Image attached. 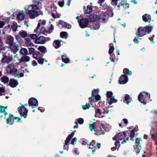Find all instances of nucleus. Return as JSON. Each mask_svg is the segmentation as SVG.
<instances>
[{"label":"nucleus","mask_w":157,"mask_h":157,"mask_svg":"<svg viewBox=\"0 0 157 157\" xmlns=\"http://www.w3.org/2000/svg\"><path fill=\"white\" fill-rule=\"evenodd\" d=\"M100 25L99 23H97L94 25V27H91V29L93 30L98 29L99 28Z\"/></svg>","instance_id":"44"},{"label":"nucleus","mask_w":157,"mask_h":157,"mask_svg":"<svg viewBox=\"0 0 157 157\" xmlns=\"http://www.w3.org/2000/svg\"><path fill=\"white\" fill-rule=\"evenodd\" d=\"M50 40L49 37H45L43 36H40L35 40V43L36 44H44Z\"/></svg>","instance_id":"7"},{"label":"nucleus","mask_w":157,"mask_h":157,"mask_svg":"<svg viewBox=\"0 0 157 157\" xmlns=\"http://www.w3.org/2000/svg\"><path fill=\"white\" fill-rule=\"evenodd\" d=\"M60 36L62 38L67 39L68 37V34L66 32H62L60 33Z\"/></svg>","instance_id":"35"},{"label":"nucleus","mask_w":157,"mask_h":157,"mask_svg":"<svg viewBox=\"0 0 157 157\" xmlns=\"http://www.w3.org/2000/svg\"><path fill=\"white\" fill-rule=\"evenodd\" d=\"M37 61L39 63L42 64L44 63V59L40 58L38 59Z\"/></svg>","instance_id":"58"},{"label":"nucleus","mask_w":157,"mask_h":157,"mask_svg":"<svg viewBox=\"0 0 157 157\" xmlns=\"http://www.w3.org/2000/svg\"><path fill=\"white\" fill-rule=\"evenodd\" d=\"M30 58L29 56L27 55H24L22 56L19 60L18 64L21 65V63H25L30 61Z\"/></svg>","instance_id":"14"},{"label":"nucleus","mask_w":157,"mask_h":157,"mask_svg":"<svg viewBox=\"0 0 157 157\" xmlns=\"http://www.w3.org/2000/svg\"><path fill=\"white\" fill-rule=\"evenodd\" d=\"M77 122V123H78L79 124H81L84 123V120L82 118H79L78 119L76 120V121Z\"/></svg>","instance_id":"49"},{"label":"nucleus","mask_w":157,"mask_h":157,"mask_svg":"<svg viewBox=\"0 0 157 157\" xmlns=\"http://www.w3.org/2000/svg\"><path fill=\"white\" fill-rule=\"evenodd\" d=\"M136 35L139 36H142L147 34L144 28L140 27L138 28L137 32L136 33Z\"/></svg>","instance_id":"13"},{"label":"nucleus","mask_w":157,"mask_h":157,"mask_svg":"<svg viewBox=\"0 0 157 157\" xmlns=\"http://www.w3.org/2000/svg\"><path fill=\"white\" fill-rule=\"evenodd\" d=\"M14 38L11 36L10 35L7 36L6 43L10 45L13 44Z\"/></svg>","instance_id":"25"},{"label":"nucleus","mask_w":157,"mask_h":157,"mask_svg":"<svg viewBox=\"0 0 157 157\" xmlns=\"http://www.w3.org/2000/svg\"><path fill=\"white\" fill-rule=\"evenodd\" d=\"M62 60L64 63H67L69 62L70 60L68 58L66 57V55H63L62 56Z\"/></svg>","instance_id":"38"},{"label":"nucleus","mask_w":157,"mask_h":157,"mask_svg":"<svg viewBox=\"0 0 157 157\" xmlns=\"http://www.w3.org/2000/svg\"><path fill=\"white\" fill-rule=\"evenodd\" d=\"M126 137L125 133L124 132H121L119 133L116 136L113 138V140H117V141L115 143L116 147L120 146V143L123 144L126 142V140L125 139Z\"/></svg>","instance_id":"3"},{"label":"nucleus","mask_w":157,"mask_h":157,"mask_svg":"<svg viewBox=\"0 0 157 157\" xmlns=\"http://www.w3.org/2000/svg\"><path fill=\"white\" fill-rule=\"evenodd\" d=\"M98 90H95L92 91V95L93 96L98 95Z\"/></svg>","instance_id":"61"},{"label":"nucleus","mask_w":157,"mask_h":157,"mask_svg":"<svg viewBox=\"0 0 157 157\" xmlns=\"http://www.w3.org/2000/svg\"><path fill=\"white\" fill-rule=\"evenodd\" d=\"M79 17L78 16L76 17V19L78 20V22L79 23L80 27L82 28H84L86 27L89 23L88 19L82 18L79 21Z\"/></svg>","instance_id":"6"},{"label":"nucleus","mask_w":157,"mask_h":157,"mask_svg":"<svg viewBox=\"0 0 157 157\" xmlns=\"http://www.w3.org/2000/svg\"><path fill=\"white\" fill-rule=\"evenodd\" d=\"M19 35L21 37L24 38L27 36L28 33L26 31L21 30L19 33Z\"/></svg>","instance_id":"30"},{"label":"nucleus","mask_w":157,"mask_h":157,"mask_svg":"<svg viewBox=\"0 0 157 157\" xmlns=\"http://www.w3.org/2000/svg\"><path fill=\"white\" fill-rule=\"evenodd\" d=\"M136 36L134 38L133 40V41L134 43L138 44L139 43V41H138V39H139V37L140 36Z\"/></svg>","instance_id":"56"},{"label":"nucleus","mask_w":157,"mask_h":157,"mask_svg":"<svg viewBox=\"0 0 157 157\" xmlns=\"http://www.w3.org/2000/svg\"><path fill=\"white\" fill-rule=\"evenodd\" d=\"M64 2L63 0L61 1H59L58 2V5L61 7H63L64 5Z\"/></svg>","instance_id":"64"},{"label":"nucleus","mask_w":157,"mask_h":157,"mask_svg":"<svg viewBox=\"0 0 157 157\" xmlns=\"http://www.w3.org/2000/svg\"><path fill=\"white\" fill-rule=\"evenodd\" d=\"M141 141V138H137L135 141V144L136 146L139 149L140 147V144L141 143L140 142Z\"/></svg>","instance_id":"33"},{"label":"nucleus","mask_w":157,"mask_h":157,"mask_svg":"<svg viewBox=\"0 0 157 157\" xmlns=\"http://www.w3.org/2000/svg\"><path fill=\"white\" fill-rule=\"evenodd\" d=\"M9 85L12 87H16L18 84V81L14 79H11L9 82Z\"/></svg>","instance_id":"19"},{"label":"nucleus","mask_w":157,"mask_h":157,"mask_svg":"<svg viewBox=\"0 0 157 157\" xmlns=\"http://www.w3.org/2000/svg\"><path fill=\"white\" fill-rule=\"evenodd\" d=\"M47 31L46 30L45 28L43 27L41 28V29L40 30V34H42L45 35L46 33H47Z\"/></svg>","instance_id":"43"},{"label":"nucleus","mask_w":157,"mask_h":157,"mask_svg":"<svg viewBox=\"0 0 157 157\" xmlns=\"http://www.w3.org/2000/svg\"><path fill=\"white\" fill-rule=\"evenodd\" d=\"M104 2V0H98L97 2V3L100 4V6H101V7L102 9H104V8L102 6V3L103 2Z\"/></svg>","instance_id":"60"},{"label":"nucleus","mask_w":157,"mask_h":157,"mask_svg":"<svg viewBox=\"0 0 157 157\" xmlns=\"http://www.w3.org/2000/svg\"><path fill=\"white\" fill-rule=\"evenodd\" d=\"M17 18L19 20H23L25 18V13L23 11L17 12Z\"/></svg>","instance_id":"17"},{"label":"nucleus","mask_w":157,"mask_h":157,"mask_svg":"<svg viewBox=\"0 0 157 157\" xmlns=\"http://www.w3.org/2000/svg\"><path fill=\"white\" fill-rule=\"evenodd\" d=\"M5 109H6V108H5L4 107H1L0 109V112L2 113H3L5 116H6V115L7 114V113L5 111Z\"/></svg>","instance_id":"50"},{"label":"nucleus","mask_w":157,"mask_h":157,"mask_svg":"<svg viewBox=\"0 0 157 157\" xmlns=\"http://www.w3.org/2000/svg\"><path fill=\"white\" fill-rule=\"evenodd\" d=\"M1 81L4 84L8 83L9 81L8 77L6 76H2L1 78Z\"/></svg>","instance_id":"31"},{"label":"nucleus","mask_w":157,"mask_h":157,"mask_svg":"<svg viewBox=\"0 0 157 157\" xmlns=\"http://www.w3.org/2000/svg\"><path fill=\"white\" fill-rule=\"evenodd\" d=\"M62 42L61 40H55L53 44V46L56 48H59L61 45V42Z\"/></svg>","instance_id":"26"},{"label":"nucleus","mask_w":157,"mask_h":157,"mask_svg":"<svg viewBox=\"0 0 157 157\" xmlns=\"http://www.w3.org/2000/svg\"><path fill=\"white\" fill-rule=\"evenodd\" d=\"M109 53L110 55V59L112 61L114 62L115 57L113 54H112V53L114 50V48L113 44H110L109 45Z\"/></svg>","instance_id":"10"},{"label":"nucleus","mask_w":157,"mask_h":157,"mask_svg":"<svg viewBox=\"0 0 157 157\" xmlns=\"http://www.w3.org/2000/svg\"><path fill=\"white\" fill-rule=\"evenodd\" d=\"M52 16L53 18H58L60 17L61 14H60L56 13H52Z\"/></svg>","instance_id":"48"},{"label":"nucleus","mask_w":157,"mask_h":157,"mask_svg":"<svg viewBox=\"0 0 157 157\" xmlns=\"http://www.w3.org/2000/svg\"><path fill=\"white\" fill-rule=\"evenodd\" d=\"M41 8V4L40 2H37L36 4L27 6L25 7V12L27 13L28 10H38Z\"/></svg>","instance_id":"5"},{"label":"nucleus","mask_w":157,"mask_h":157,"mask_svg":"<svg viewBox=\"0 0 157 157\" xmlns=\"http://www.w3.org/2000/svg\"><path fill=\"white\" fill-rule=\"evenodd\" d=\"M92 11V9L90 6L88 5L87 7V9L85 11V13L86 14H89Z\"/></svg>","instance_id":"40"},{"label":"nucleus","mask_w":157,"mask_h":157,"mask_svg":"<svg viewBox=\"0 0 157 157\" xmlns=\"http://www.w3.org/2000/svg\"><path fill=\"white\" fill-rule=\"evenodd\" d=\"M109 100L108 103L110 105H111L113 103H116L117 101V100L114 98V96L110 98Z\"/></svg>","instance_id":"37"},{"label":"nucleus","mask_w":157,"mask_h":157,"mask_svg":"<svg viewBox=\"0 0 157 157\" xmlns=\"http://www.w3.org/2000/svg\"><path fill=\"white\" fill-rule=\"evenodd\" d=\"M110 13H111V15H109L108 13L105 12L102 14L100 15L99 19L100 20H101L102 22L103 23L105 22L109 17H112L113 15V12L110 11ZM89 18L91 22L96 21L99 19L98 16L94 14L90 15Z\"/></svg>","instance_id":"2"},{"label":"nucleus","mask_w":157,"mask_h":157,"mask_svg":"<svg viewBox=\"0 0 157 157\" xmlns=\"http://www.w3.org/2000/svg\"><path fill=\"white\" fill-rule=\"evenodd\" d=\"M124 102H125L126 103L128 104L130 102V98L129 96L127 94H126L124 96Z\"/></svg>","instance_id":"36"},{"label":"nucleus","mask_w":157,"mask_h":157,"mask_svg":"<svg viewBox=\"0 0 157 157\" xmlns=\"http://www.w3.org/2000/svg\"><path fill=\"white\" fill-rule=\"evenodd\" d=\"M10 49L11 51L13 52L14 54H15L18 51V45H14L13 44L10 45Z\"/></svg>","instance_id":"18"},{"label":"nucleus","mask_w":157,"mask_h":157,"mask_svg":"<svg viewBox=\"0 0 157 157\" xmlns=\"http://www.w3.org/2000/svg\"><path fill=\"white\" fill-rule=\"evenodd\" d=\"M11 28L13 31L16 32L17 31V23L16 22H14L11 25Z\"/></svg>","instance_id":"42"},{"label":"nucleus","mask_w":157,"mask_h":157,"mask_svg":"<svg viewBox=\"0 0 157 157\" xmlns=\"http://www.w3.org/2000/svg\"><path fill=\"white\" fill-rule=\"evenodd\" d=\"M119 1V0H112L111 3L112 5H117L118 4L117 2Z\"/></svg>","instance_id":"59"},{"label":"nucleus","mask_w":157,"mask_h":157,"mask_svg":"<svg viewBox=\"0 0 157 157\" xmlns=\"http://www.w3.org/2000/svg\"><path fill=\"white\" fill-rule=\"evenodd\" d=\"M12 57L6 56L1 59V61L2 63H9L12 61Z\"/></svg>","instance_id":"20"},{"label":"nucleus","mask_w":157,"mask_h":157,"mask_svg":"<svg viewBox=\"0 0 157 157\" xmlns=\"http://www.w3.org/2000/svg\"><path fill=\"white\" fill-rule=\"evenodd\" d=\"M5 91V89L2 87H0V95L1 96L4 94Z\"/></svg>","instance_id":"54"},{"label":"nucleus","mask_w":157,"mask_h":157,"mask_svg":"<svg viewBox=\"0 0 157 157\" xmlns=\"http://www.w3.org/2000/svg\"><path fill=\"white\" fill-rule=\"evenodd\" d=\"M106 95L107 97V100H109L110 98L113 97V93L112 91H107Z\"/></svg>","instance_id":"41"},{"label":"nucleus","mask_w":157,"mask_h":157,"mask_svg":"<svg viewBox=\"0 0 157 157\" xmlns=\"http://www.w3.org/2000/svg\"><path fill=\"white\" fill-rule=\"evenodd\" d=\"M100 131H101L102 133L101 134H104L105 133L104 131L105 132H109L110 129V127L107 124L104 125L101 124L100 127Z\"/></svg>","instance_id":"15"},{"label":"nucleus","mask_w":157,"mask_h":157,"mask_svg":"<svg viewBox=\"0 0 157 157\" xmlns=\"http://www.w3.org/2000/svg\"><path fill=\"white\" fill-rule=\"evenodd\" d=\"M9 117L6 120V123L7 124H12L14 122V120L15 119L13 115H9Z\"/></svg>","instance_id":"23"},{"label":"nucleus","mask_w":157,"mask_h":157,"mask_svg":"<svg viewBox=\"0 0 157 157\" xmlns=\"http://www.w3.org/2000/svg\"><path fill=\"white\" fill-rule=\"evenodd\" d=\"M150 98V94L148 93L144 92L140 93L138 95V99L139 101L144 105L149 102Z\"/></svg>","instance_id":"4"},{"label":"nucleus","mask_w":157,"mask_h":157,"mask_svg":"<svg viewBox=\"0 0 157 157\" xmlns=\"http://www.w3.org/2000/svg\"><path fill=\"white\" fill-rule=\"evenodd\" d=\"M59 23L63 27L66 28L68 29H70L71 27V25L63 21H59Z\"/></svg>","instance_id":"22"},{"label":"nucleus","mask_w":157,"mask_h":157,"mask_svg":"<svg viewBox=\"0 0 157 157\" xmlns=\"http://www.w3.org/2000/svg\"><path fill=\"white\" fill-rule=\"evenodd\" d=\"M6 71L9 74L14 75L18 78L22 77L24 75V73L25 71L29 72L26 69L23 70V73H19L18 69L15 67L14 64L13 63L9 64L6 67Z\"/></svg>","instance_id":"1"},{"label":"nucleus","mask_w":157,"mask_h":157,"mask_svg":"<svg viewBox=\"0 0 157 157\" xmlns=\"http://www.w3.org/2000/svg\"><path fill=\"white\" fill-rule=\"evenodd\" d=\"M123 73L125 74L128 75H131L132 74V72L131 71L126 68H125L123 70Z\"/></svg>","instance_id":"47"},{"label":"nucleus","mask_w":157,"mask_h":157,"mask_svg":"<svg viewBox=\"0 0 157 157\" xmlns=\"http://www.w3.org/2000/svg\"><path fill=\"white\" fill-rule=\"evenodd\" d=\"M76 141H77V139L75 137V138H73L72 140L71 141V144H72L74 145L75 144Z\"/></svg>","instance_id":"63"},{"label":"nucleus","mask_w":157,"mask_h":157,"mask_svg":"<svg viewBox=\"0 0 157 157\" xmlns=\"http://www.w3.org/2000/svg\"><path fill=\"white\" fill-rule=\"evenodd\" d=\"M123 6V7L125 8H128L129 7V5L128 3H126V0H124L123 2L121 1V2L119 3V4L117 5V6L119 8L120 6Z\"/></svg>","instance_id":"24"},{"label":"nucleus","mask_w":157,"mask_h":157,"mask_svg":"<svg viewBox=\"0 0 157 157\" xmlns=\"http://www.w3.org/2000/svg\"><path fill=\"white\" fill-rule=\"evenodd\" d=\"M94 140H92L89 146L90 147L89 148L91 149H93L92 150V151L93 152V153L94 154V152L95 151V149H96V146H94L93 143H94Z\"/></svg>","instance_id":"39"},{"label":"nucleus","mask_w":157,"mask_h":157,"mask_svg":"<svg viewBox=\"0 0 157 157\" xmlns=\"http://www.w3.org/2000/svg\"><path fill=\"white\" fill-rule=\"evenodd\" d=\"M29 36L32 39H37L38 36L36 34H31Z\"/></svg>","instance_id":"55"},{"label":"nucleus","mask_w":157,"mask_h":157,"mask_svg":"<svg viewBox=\"0 0 157 157\" xmlns=\"http://www.w3.org/2000/svg\"><path fill=\"white\" fill-rule=\"evenodd\" d=\"M18 112L20 114L26 118L27 116L28 110L24 106L20 107L18 108Z\"/></svg>","instance_id":"8"},{"label":"nucleus","mask_w":157,"mask_h":157,"mask_svg":"<svg viewBox=\"0 0 157 157\" xmlns=\"http://www.w3.org/2000/svg\"><path fill=\"white\" fill-rule=\"evenodd\" d=\"M143 21L145 22H150L151 20V17L150 15L145 14L142 16Z\"/></svg>","instance_id":"21"},{"label":"nucleus","mask_w":157,"mask_h":157,"mask_svg":"<svg viewBox=\"0 0 157 157\" xmlns=\"http://www.w3.org/2000/svg\"><path fill=\"white\" fill-rule=\"evenodd\" d=\"M94 96H92L91 97L89 98V102L90 104L92 105L93 106H94V104H95L94 102Z\"/></svg>","instance_id":"45"},{"label":"nucleus","mask_w":157,"mask_h":157,"mask_svg":"<svg viewBox=\"0 0 157 157\" xmlns=\"http://www.w3.org/2000/svg\"><path fill=\"white\" fill-rule=\"evenodd\" d=\"M152 27L151 26H146L145 27V30L147 33H149L151 31Z\"/></svg>","instance_id":"46"},{"label":"nucleus","mask_w":157,"mask_h":157,"mask_svg":"<svg viewBox=\"0 0 157 157\" xmlns=\"http://www.w3.org/2000/svg\"><path fill=\"white\" fill-rule=\"evenodd\" d=\"M25 43L27 47H33L34 46L33 44L29 38H27L25 39Z\"/></svg>","instance_id":"28"},{"label":"nucleus","mask_w":157,"mask_h":157,"mask_svg":"<svg viewBox=\"0 0 157 157\" xmlns=\"http://www.w3.org/2000/svg\"><path fill=\"white\" fill-rule=\"evenodd\" d=\"M26 13H27L29 15L30 18L31 19H34L39 15L38 12L34 10L30 9L28 10Z\"/></svg>","instance_id":"9"},{"label":"nucleus","mask_w":157,"mask_h":157,"mask_svg":"<svg viewBox=\"0 0 157 157\" xmlns=\"http://www.w3.org/2000/svg\"><path fill=\"white\" fill-rule=\"evenodd\" d=\"M28 103L30 106H32V108H34L33 106L38 107V103L37 100L34 98H30L28 101Z\"/></svg>","instance_id":"11"},{"label":"nucleus","mask_w":157,"mask_h":157,"mask_svg":"<svg viewBox=\"0 0 157 157\" xmlns=\"http://www.w3.org/2000/svg\"><path fill=\"white\" fill-rule=\"evenodd\" d=\"M128 81V78L127 76L125 75H121L118 81L120 84H124L126 83Z\"/></svg>","instance_id":"16"},{"label":"nucleus","mask_w":157,"mask_h":157,"mask_svg":"<svg viewBox=\"0 0 157 157\" xmlns=\"http://www.w3.org/2000/svg\"><path fill=\"white\" fill-rule=\"evenodd\" d=\"M38 49L41 52L45 53L47 52V49L44 46H40L38 47Z\"/></svg>","instance_id":"32"},{"label":"nucleus","mask_w":157,"mask_h":157,"mask_svg":"<svg viewBox=\"0 0 157 157\" xmlns=\"http://www.w3.org/2000/svg\"><path fill=\"white\" fill-rule=\"evenodd\" d=\"M33 57L35 59H38L41 57L40 53L38 51H36L33 55Z\"/></svg>","instance_id":"27"},{"label":"nucleus","mask_w":157,"mask_h":157,"mask_svg":"<svg viewBox=\"0 0 157 157\" xmlns=\"http://www.w3.org/2000/svg\"><path fill=\"white\" fill-rule=\"evenodd\" d=\"M74 133L72 132L71 134L69 135L66 138V140L65 141V144L67 145L68 144V143L71 140V138L74 135Z\"/></svg>","instance_id":"29"},{"label":"nucleus","mask_w":157,"mask_h":157,"mask_svg":"<svg viewBox=\"0 0 157 157\" xmlns=\"http://www.w3.org/2000/svg\"><path fill=\"white\" fill-rule=\"evenodd\" d=\"M54 29V26L52 24H51L50 27L49 28L48 30L47 31V33H50Z\"/></svg>","instance_id":"53"},{"label":"nucleus","mask_w":157,"mask_h":157,"mask_svg":"<svg viewBox=\"0 0 157 157\" xmlns=\"http://www.w3.org/2000/svg\"><path fill=\"white\" fill-rule=\"evenodd\" d=\"M90 107L89 103H86L85 105L82 106V107L83 109H89Z\"/></svg>","instance_id":"52"},{"label":"nucleus","mask_w":157,"mask_h":157,"mask_svg":"<svg viewBox=\"0 0 157 157\" xmlns=\"http://www.w3.org/2000/svg\"><path fill=\"white\" fill-rule=\"evenodd\" d=\"M135 131L134 130H132L130 133V137L131 138H133L135 136Z\"/></svg>","instance_id":"62"},{"label":"nucleus","mask_w":157,"mask_h":157,"mask_svg":"<svg viewBox=\"0 0 157 157\" xmlns=\"http://www.w3.org/2000/svg\"><path fill=\"white\" fill-rule=\"evenodd\" d=\"M95 117L103 118L104 117L105 110L103 109L101 110L99 109H97L95 110Z\"/></svg>","instance_id":"12"},{"label":"nucleus","mask_w":157,"mask_h":157,"mask_svg":"<svg viewBox=\"0 0 157 157\" xmlns=\"http://www.w3.org/2000/svg\"><path fill=\"white\" fill-rule=\"evenodd\" d=\"M96 124V123H94L92 124H90V129L92 131L93 130V129L95 128V126Z\"/></svg>","instance_id":"57"},{"label":"nucleus","mask_w":157,"mask_h":157,"mask_svg":"<svg viewBox=\"0 0 157 157\" xmlns=\"http://www.w3.org/2000/svg\"><path fill=\"white\" fill-rule=\"evenodd\" d=\"M20 54L24 55H27L28 54V51L26 48H22L20 51Z\"/></svg>","instance_id":"34"},{"label":"nucleus","mask_w":157,"mask_h":157,"mask_svg":"<svg viewBox=\"0 0 157 157\" xmlns=\"http://www.w3.org/2000/svg\"><path fill=\"white\" fill-rule=\"evenodd\" d=\"M28 49L30 54H33L35 52V49L33 48H29Z\"/></svg>","instance_id":"51"}]
</instances>
